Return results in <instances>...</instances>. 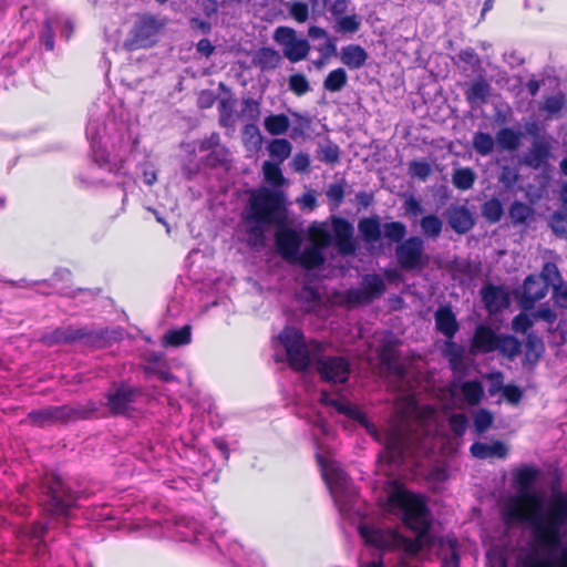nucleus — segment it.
Segmentation results:
<instances>
[{
  "instance_id": "de8ad7c7",
  "label": "nucleus",
  "mask_w": 567,
  "mask_h": 567,
  "mask_svg": "<svg viewBox=\"0 0 567 567\" xmlns=\"http://www.w3.org/2000/svg\"><path fill=\"white\" fill-rule=\"evenodd\" d=\"M340 147L332 142H328L324 145H320L319 148L317 150V158L320 162L331 166H334L340 162Z\"/></svg>"
},
{
  "instance_id": "e2e57ef3",
  "label": "nucleus",
  "mask_w": 567,
  "mask_h": 567,
  "mask_svg": "<svg viewBox=\"0 0 567 567\" xmlns=\"http://www.w3.org/2000/svg\"><path fill=\"white\" fill-rule=\"evenodd\" d=\"M274 39L279 44L284 45V49L287 48L295 39H297V33L292 28L289 27H278L275 30Z\"/></svg>"
},
{
  "instance_id": "bf43d9fd",
  "label": "nucleus",
  "mask_w": 567,
  "mask_h": 567,
  "mask_svg": "<svg viewBox=\"0 0 567 567\" xmlns=\"http://www.w3.org/2000/svg\"><path fill=\"white\" fill-rule=\"evenodd\" d=\"M468 419L463 413H455L449 417V426L453 434L462 436L467 429Z\"/></svg>"
},
{
  "instance_id": "39448f33",
  "label": "nucleus",
  "mask_w": 567,
  "mask_h": 567,
  "mask_svg": "<svg viewBox=\"0 0 567 567\" xmlns=\"http://www.w3.org/2000/svg\"><path fill=\"white\" fill-rule=\"evenodd\" d=\"M279 341L286 350L287 363L296 372H306L312 362L326 350V344L316 339L306 341L302 330L286 326L279 333Z\"/></svg>"
},
{
  "instance_id": "f8f14e48",
  "label": "nucleus",
  "mask_w": 567,
  "mask_h": 567,
  "mask_svg": "<svg viewBox=\"0 0 567 567\" xmlns=\"http://www.w3.org/2000/svg\"><path fill=\"white\" fill-rule=\"evenodd\" d=\"M563 474L555 470L550 482V494L547 502V518L549 522L559 519L564 527L567 525V491L561 489Z\"/></svg>"
},
{
  "instance_id": "20e7f679",
  "label": "nucleus",
  "mask_w": 567,
  "mask_h": 567,
  "mask_svg": "<svg viewBox=\"0 0 567 567\" xmlns=\"http://www.w3.org/2000/svg\"><path fill=\"white\" fill-rule=\"evenodd\" d=\"M389 504L400 508L403 513V523L417 533L413 539L401 535V539L398 542V549H403L410 555L420 553L430 527L429 523L424 520L426 505L423 498L398 485L389 495Z\"/></svg>"
},
{
  "instance_id": "ea45409f",
  "label": "nucleus",
  "mask_w": 567,
  "mask_h": 567,
  "mask_svg": "<svg viewBox=\"0 0 567 567\" xmlns=\"http://www.w3.org/2000/svg\"><path fill=\"white\" fill-rule=\"evenodd\" d=\"M280 164L281 163L270 161H266L262 164L264 179L272 187H281L287 182L280 168Z\"/></svg>"
},
{
  "instance_id": "2f4dec72",
  "label": "nucleus",
  "mask_w": 567,
  "mask_h": 567,
  "mask_svg": "<svg viewBox=\"0 0 567 567\" xmlns=\"http://www.w3.org/2000/svg\"><path fill=\"white\" fill-rule=\"evenodd\" d=\"M495 141L502 150L514 152L520 146L522 133L511 127H503L496 133Z\"/></svg>"
},
{
  "instance_id": "c756f323",
  "label": "nucleus",
  "mask_w": 567,
  "mask_h": 567,
  "mask_svg": "<svg viewBox=\"0 0 567 567\" xmlns=\"http://www.w3.org/2000/svg\"><path fill=\"white\" fill-rule=\"evenodd\" d=\"M281 62V55L272 48H260L254 55V64L262 71L274 70Z\"/></svg>"
},
{
  "instance_id": "dca6fc26",
  "label": "nucleus",
  "mask_w": 567,
  "mask_h": 567,
  "mask_svg": "<svg viewBox=\"0 0 567 567\" xmlns=\"http://www.w3.org/2000/svg\"><path fill=\"white\" fill-rule=\"evenodd\" d=\"M551 143L548 138L542 137L533 141L530 148L523 156V164L532 169H545L549 166L551 158Z\"/></svg>"
},
{
  "instance_id": "4468645a",
  "label": "nucleus",
  "mask_w": 567,
  "mask_h": 567,
  "mask_svg": "<svg viewBox=\"0 0 567 567\" xmlns=\"http://www.w3.org/2000/svg\"><path fill=\"white\" fill-rule=\"evenodd\" d=\"M331 227L333 231V243L339 252L343 256L355 255L358 245L354 239L353 225L343 217L331 216Z\"/></svg>"
},
{
  "instance_id": "680f3d73",
  "label": "nucleus",
  "mask_w": 567,
  "mask_h": 567,
  "mask_svg": "<svg viewBox=\"0 0 567 567\" xmlns=\"http://www.w3.org/2000/svg\"><path fill=\"white\" fill-rule=\"evenodd\" d=\"M289 14L298 23H303L309 18V4L303 1H293L289 7Z\"/></svg>"
},
{
  "instance_id": "aec40b11",
  "label": "nucleus",
  "mask_w": 567,
  "mask_h": 567,
  "mask_svg": "<svg viewBox=\"0 0 567 567\" xmlns=\"http://www.w3.org/2000/svg\"><path fill=\"white\" fill-rule=\"evenodd\" d=\"M445 215L449 226L458 235L468 233L475 226L473 213L464 205H451Z\"/></svg>"
},
{
  "instance_id": "052dcab7",
  "label": "nucleus",
  "mask_w": 567,
  "mask_h": 567,
  "mask_svg": "<svg viewBox=\"0 0 567 567\" xmlns=\"http://www.w3.org/2000/svg\"><path fill=\"white\" fill-rule=\"evenodd\" d=\"M493 415L487 410H480L474 417V427L477 433H485L493 424Z\"/></svg>"
},
{
  "instance_id": "6e6552de",
  "label": "nucleus",
  "mask_w": 567,
  "mask_h": 567,
  "mask_svg": "<svg viewBox=\"0 0 567 567\" xmlns=\"http://www.w3.org/2000/svg\"><path fill=\"white\" fill-rule=\"evenodd\" d=\"M165 20L154 14L145 13L138 16L123 42V48L128 52L152 48L158 41V35L165 28Z\"/></svg>"
},
{
  "instance_id": "f03ea898",
  "label": "nucleus",
  "mask_w": 567,
  "mask_h": 567,
  "mask_svg": "<svg viewBox=\"0 0 567 567\" xmlns=\"http://www.w3.org/2000/svg\"><path fill=\"white\" fill-rule=\"evenodd\" d=\"M543 506L542 493H516L507 498L501 514L504 523L508 526L528 525L535 546L554 553L563 543L565 527L559 519L549 522L547 507L543 509Z\"/></svg>"
},
{
  "instance_id": "f3484780",
  "label": "nucleus",
  "mask_w": 567,
  "mask_h": 567,
  "mask_svg": "<svg viewBox=\"0 0 567 567\" xmlns=\"http://www.w3.org/2000/svg\"><path fill=\"white\" fill-rule=\"evenodd\" d=\"M542 471L533 464H522L511 472L512 486L516 493H533Z\"/></svg>"
},
{
  "instance_id": "cd10ccee",
  "label": "nucleus",
  "mask_w": 567,
  "mask_h": 567,
  "mask_svg": "<svg viewBox=\"0 0 567 567\" xmlns=\"http://www.w3.org/2000/svg\"><path fill=\"white\" fill-rule=\"evenodd\" d=\"M367 60L368 53L359 44H348L341 50V62L351 70L361 69Z\"/></svg>"
},
{
  "instance_id": "4be33fe9",
  "label": "nucleus",
  "mask_w": 567,
  "mask_h": 567,
  "mask_svg": "<svg viewBox=\"0 0 567 567\" xmlns=\"http://www.w3.org/2000/svg\"><path fill=\"white\" fill-rule=\"evenodd\" d=\"M435 329L442 333L446 340L454 339L460 330V323L455 313L449 306H441L434 313Z\"/></svg>"
},
{
  "instance_id": "bb28decb",
  "label": "nucleus",
  "mask_w": 567,
  "mask_h": 567,
  "mask_svg": "<svg viewBox=\"0 0 567 567\" xmlns=\"http://www.w3.org/2000/svg\"><path fill=\"white\" fill-rule=\"evenodd\" d=\"M470 451L473 456L480 460L506 458L509 452L507 445L502 441H494L492 444L475 442L471 445Z\"/></svg>"
},
{
  "instance_id": "09e8293b",
  "label": "nucleus",
  "mask_w": 567,
  "mask_h": 567,
  "mask_svg": "<svg viewBox=\"0 0 567 567\" xmlns=\"http://www.w3.org/2000/svg\"><path fill=\"white\" fill-rule=\"evenodd\" d=\"M472 144L478 155L486 156L493 152L495 141L491 134L478 131L473 135Z\"/></svg>"
},
{
  "instance_id": "13d9d810",
  "label": "nucleus",
  "mask_w": 567,
  "mask_h": 567,
  "mask_svg": "<svg viewBox=\"0 0 567 567\" xmlns=\"http://www.w3.org/2000/svg\"><path fill=\"white\" fill-rule=\"evenodd\" d=\"M409 172L413 177L425 182L432 173V167L426 161L414 159L409 165Z\"/></svg>"
},
{
  "instance_id": "774afa93",
  "label": "nucleus",
  "mask_w": 567,
  "mask_h": 567,
  "mask_svg": "<svg viewBox=\"0 0 567 567\" xmlns=\"http://www.w3.org/2000/svg\"><path fill=\"white\" fill-rule=\"evenodd\" d=\"M310 163L309 155L307 153L299 152L293 156L291 166L298 173H308L310 169Z\"/></svg>"
},
{
  "instance_id": "49530a36",
  "label": "nucleus",
  "mask_w": 567,
  "mask_h": 567,
  "mask_svg": "<svg viewBox=\"0 0 567 567\" xmlns=\"http://www.w3.org/2000/svg\"><path fill=\"white\" fill-rule=\"evenodd\" d=\"M269 154L277 163H284L291 154L292 145L286 138H275L268 145Z\"/></svg>"
},
{
  "instance_id": "72a5a7b5",
  "label": "nucleus",
  "mask_w": 567,
  "mask_h": 567,
  "mask_svg": "<svg viewBox=\"0 0 567 567\" xmlns=\"http://www.w3.org/2000/svg\"><path fill=\"white\" fill-rule=\"evenodd\" d=\"M192 330L189 326H183L179 329L168 330L162 340L165 347H182L190 343Z\"/></svg>"
},
{
  "instance_id": "5701e85b",
  "label": "nucleus",
  "mask_w": 567,
  "mask_h": 567,
  "mask_svg": "<svg viewBox=\"0 0 567 567\" xmlns=\"http://www.w3.org/2000/svg\"><path fill=\"white\" fill-rule=\"evenodd\" d=\"M538 549L534 545V551L519 556L515 567H567V546L560 549L558 559L539 558Z\"/></svg>"
},
{
  "instance_id": "0eeeda50",
  "label": "nucleus",
  "mask_w": 567,
  "mask_h": 567,
  "mask_svg": "<svg viewBox=\"0 0 567 567\" xmlns=\"http://www.w3.org/2000/svg\"><path fill=\"white\" fill-rule=\"evenodd\" d=\"M41 504L47 514L66 517L76 503V496L56 474H45L41 482Z\"/></svg>"
},
{
  "instance_id": "7c9ffc66",
  "label": "nucleus",
  "mask_w": 567,
  "mask_h": 567,
  "mask_svg": "<svg viewBox=\"0 0 567 567\" xmlns=\"http://www.w3.org/2000/svg\"><path fill=\"white\" fill-rule=\"evenodd\" d=\"M567 96L564 92L559 91L555 94L547 95L539 104L538 110L545 112L548 116H558L566 109Z\"/></svg>"
},
{
  "instance_id": "2eb2a0df",
  "label": "nucleus",
  "mask_w": 567,
  "mask_h": 567,
  "mask_svg": "<svg viewBox=\"0 0 567 567\" xmlns=\"http://www.w3.org/2000/svg\"><path fill=\"white\" fill-rule=\"evenodd\" d=\"M409 445V432L402 426H392L385 434L386 462L398 463L404 457Z\"/></svg>"
},
{
  "instance_id": "4d7b16f0",
  "label": "nucleus",
  "mask_w": 567,
  "mask_h": 567,
  "mask_svg": "<svg viewBox=\"0 0 567 567\" xmlns=\"http://www.w3.org/2000/svg\"><path fill=\"white\" fill-rule=\"evenodd\" d=\"M344 185L346 181L343 179L341 183L330 184L326 190V196L329 202L332 204L333 208L340 207V205L344 200Z\"/></svg>"
},
{
  "instance_id": "a211bd4d",
  "label": "nucleus",
  "mask_w": 567,
  "mask_h": 567,
  "mask_svg": "<svg viewBox=\"0 0 567 567\" xmlns=\"http://www.w3.org/2000/svg\"><path fill=\"white\" fill-rule=\"evenodd\" d=\"M481 297L489 315L502 312L509 303V295L502 286L487 284L481 289Z\"/></svg>"
},
{
  "instance_id": "58836bf2",
  "label": "nucleus",
  "mask_w": 567,
  "mask_h": 567,
  "mask_svg": "<svg viewBox=\"0 0 567 567\" xmlns=\"http://www.w3.org/2000/svg\"><path fill=\"white\" fill-rule=\"evenodd\" d=\"M264 126L270 135H282L289 130L290 121L284 113L270 114L265 118Z\"/></svg>"
},
{
  "instance_id": "a18cd8bd",
  "label": "nucleus",
  "mask_w": 567,
  "mask_h": 567,
  "mask_svg": "<svg viewBox=\"0 0 567 567\" xmlns=\"http://www.w3.org/2000/svg\"><path fill=\"white\" fill-rule=\"evenodd\" d=\"M337 412L346 415L347 417L358 422L361 426L365 427L369 432L374 430L373 424L368 419L367 414L357 406L350 404H338Z\"/></svg>"
},
{
  "instance_id": "f257e3e1",
  "label": "nucleus",
  "mask_w": 567,
  "mask_h": 567,
  "mask_svg": "<svg viewBox=\"0 0 567 567\" xmlns=\"http://www.w3.org/2000/svg\"><path fill=\"white\" fill-rule=\"evenodd\" d=\"M286 219V197L284 192L261 187L250 193L243 220L247 226L250 246L265 244L268 226L279 228L275 234V245L279 255L295 264L301 246L300 235L292 228L281 227Z\"/></svg>"
},
{
  "instance_id": "338daca9",
  "label": "nucleus",
  "mask_w": 567,
  "mask_h": 567,
  "mask_svg": "<svg viewBox=\"0 0 567 567\" xmlns=\"http://www.w3.org/2000/svg\"><path fill=\"white\" fill-rule=\"evenodd\" d=\"M567 214L556 212L550 218V226L555 234L565 235L567 234Z\"/></svg>"
},
{
  "instance_id": "c03bdc74",
  "label": "nucleus",
  "mask_w": 567,
  "mask_h": 567,
  "mask_svg": "<svg viewBox=\"0 0 567 567\" xmlns=\"http://www.w3.org/2000/svg\"><path fill=\"white\" fill-rule=\"evenodd\" d=\"M348 82V74L343 68H338L328 73L323 81V87L328 92H340Z\"/></svg>"
},
{
  "instance_id": "603ef678",
  "label": "nucleus",
  "mask_w": 567,
  "mask_h": 567,
  "mask_svg": "<svg viewBox=\"0 0 567 567\" xmlns=\"http://www.w3.org/2000/svg\"><path fill=\"white\" fill-rule=\"evenodd\" d=\"M420 226L425 236L437 238L442 233L443 223L436 215L429 214L420 220Z\"/></svg>"
},
{
  "instance_id": "412c9836",
  "label": "nucleus",
  "mask_w": 567,
  "mask_h": 567,
  "mask_svg": "<svg viewBox=\"0 0 567 567\" xmlns=\"http://www.w3.org/2000/svg\"><path fill=\"white\" fill-rule=\"evenodd\" d=\"M548 285L542 281L536 275H528L523 284V307L530 309L536 301H539L548 293Z\"/></svg>"
},
{
  "instance_id": "ddd939ff",
  "label": "nucleus",
  "mask_w": 567,
  "mask_h": 567,
  "mask_svg": "<svg viewBox=\"0 0 567 567\" xmlns=\"http://www.w3.org/2000/svg\"><path fill=\"white\" fill-rule=\"evenodd\" d=\"M121 337L118 329L80 327L78 344L89 349H103L111 347Z\"/></svg>"
},
{
  "instance_id": "c85d7f7f",
  "label": "nucleus",
  "mask_w": 567,
  "mask_h": 567,
  "mask_svg": "<svg viewBox=\"0 0 567 567\" xmlns=\"http://www.w3.org/2000/svg\"><path fill=\"white\" fill-rule=\"evenodd\" d=\"M326 261L323 250L315 247L307 246L301 254L298 252L296 262L299 264L306 270H312L322 266Z\"/></svg>"
},
{
  "instance_id": "393cba45",
  "label": "nucleus",
  "mask_w": 567,
  "mask_h": 567,
  "mask_svg": "<svg viewBox=\"0 0 567 567\" xmlns=\"http://www.w3.org/2000/svg\"><path fill=\"white\" fill-rule=\"evenodd\" d=\"M79 328L73 326L59 327L41 337V342L48 347L56 344H78Z\"/></svg>"
},
{
  "instance_id": "9d476101",
  "label": "nucleus",
  "mask_w": 567,
  "mask_h": 567,
  "mask_svg": "<svg viewBox=\"0 0 567 567\" xmlns=\"http://www.w3.org/2000/svg\"><path fill=\"white\" fill-rule=\"evenodd\" d=\"M316 370L323 382L343 384L349 380L351 365L349 360L341 355H319L316 360Z\"/></svg>"
},
{
  "instance_id": "1a4fd4ad",
  "label": "nucleus",
  "mask_w": 567,
  "mask_h": 567,
  "mask_svg": "<svg viewBox=\"0 0 567 567\" xmlns=\"http://www.w3.org/2000/svg\"><path fill=\"white\" fill-rule=\"evenodd\" d=\"M141 395L140 386H133L124 381L114 383L105 393L106 408L113 416L128 415L133 411V404Z\"/></svg>"
},
{
  "instance_id": "a878e982",
  "label": "nucleus",
  "mask_w": 567,
  "mask_h": 567,
  "mask_svg": "<svg viewBox=\"0 0 567 567\" xmlns=\"http://www.w3.org/2000/svg\"><path fill=\"white\" fill-rule=\"evenodd\" d=\"M491 83L482 75L477 76L464 91L465 99L470 105L485 104L491 95Z\"/></svg>"
},
{
  "instance_id": "0e129e2a",
  "label": "nucleus",
  "mask_w": 567,
  "mask_h": 567,
  "mask_svg": "<svg viewBox=\"0 0 567 567\" xmlns=\"http://www.w3.org/2000/svg\"><path fill=\"white\" fill-rule=\"evenodd\" d=\"M503 396L511 405H517L524 396V391L516 384H506L503 388Z\"/></svg>"
},
{
  "instance_id": "a19ab883",
  "label": "nucleus",
  "mask_w": 567,
  "mask_h": 567,
  "mask_svg": "<svg viewBox=\"0 0 567 567\" xmlns=\"http://www.w3.org/2000/svg\"><path fill=\"white\" fill-rule=\"evenodd\" d=\"M476 181V174L471 167H460L452 174V183L460 190L471 189Z\"/></svg>"
},
{
  "instance_id": "6e6d98bb",
  "label": "nucleus",
  "mask_w": 567,
  "mask_h": 567,
  "mask_svg": "<svg viewBox=\"0 0 567 567\" xmlns=\"http://www.w3.org/2000/svg\"><path fill=\"white\" fill-rule=\"evenodd\" d=\"M289 90L297 96H302L310 91V83L306 75L296 73L288 79Z\"/></svg>"
},
{
  "instance_id": "79ce46f5",
  "label": "nucleus",
  "mask_w": 567,
  "mask_h": 567,
  "mask_svg": "<svg viewBox=\"0 0 567 567\" xmlns=\"http://www.w3.org/2000/svg\"><path fill=\"white\" fill-rule=\"evenodd\" d=\"M439 547L441 551L447 548L450 557L445 556L442 561L443 567H458L460 566V554H458V542L456 538H440Z\"/></svg>"
},
{
  "instance_id": "e433bc0d",
  "label": "nucleus",
  "mask_w": 567,
  "mask_h": 567,
  "mask_svg": "<svg viewBox=\"0 0 567 567\" xmlns=\"http://www.w3.org/2000/svg\"><path fill=\"white\" fill-rule=\"evenodd\" d=\"M443 355L449 359L452 370L456 371L463 367L465 350L462 346L452 340H446L443 349Z\"/></svg>"
},
{
  "instance_id": "8fccbe9b",
  "label": "nucleus",
  "mask_w": 567,
  "mask_h": 567,
  "mask_svg": "<svg viewBox=\"0 0 567 567\" xmlns=\"http://www.w3.org/2000/svg\"><path fill=\"white\" fill-rule=\"evenodd\" d=\"M461 392L464 399L472 405H475L481 402L484 390L482 384L478 381H465L461 385Z\"/></svg>"
},
{
  "instance_id": "b1692460",
  "label": "nucleus",
  "mask_w": 567,
  "mask_h": 567,
  "mask_svg": "<svg viewBox=\"0 0 567 567\" xmlns=\"http://www.w3.org/2000/svg\"><path fill=\"white\" fill-rule=\"evenodd\" d=\"M380 363L391 374L403 378L406 374L405 367L399 361V351L391 343H384L381 346L379 351Z\"/></svg>"
},
{
  "instance_id": "7ed1b4c3",
  "label": "nucleus",
  "mask_w": 567,
  "mask_h": 567,
  "mask_svg": "<svg viewBox=\"0 0 567 567\" xmlns=\"http://www.w3.org/2000/svg\"><path fill=\"white\" fill-rule=\"evenodd\" d=\"M359 234L365 245L372 246L381 240L382 235L395 243V258L399 267L406 271L422 270L427 264L424 256V240L420 236L406 237L408 228L403 221L393 220L381 225L380 217H363L358 223Z\"/></svg>"
},
{
  "instance_id": "69168bd1",
  "label": "nucleus",
  "mask_w": 567,
  "mask_h": 567,
  "mask_svg": "<svg viewBox=\"0 0 567 567\" xmlns=\"http://www.w3.org/2000/svg\"><path fill=\"white\" fill-rule=\"evenodd\" d=\"M241 115L251 121H257L260 115V104L258 101L249 97L243 100Z\"/></svg>"
},
{
  "instance_id": "423d86ee",
  "label": "nucleus",
  "mask_w": 567,
  "mask_h": 567,
  "mask_svg": "<svg viewBox=\"0 0 567 567\" xmlns=\"http://www.w3.org/2000/svg\"><path fill=\"white\" fill-rule=\"evenodd\" d=\"M97 406L94 401L85 404L50 405L28 413L31 425L47 427L53 424H68L71 422L90 420L95 416Z\"/></svg>"
},
{
  "instance_id": "6ab92c4d",
  "label": "nucleus",
  "mask_w": 567,
  "mask_h": 567,
  "mask_svg": "<svg viewBox=\"0 0 567 567\" xmlns=\"http://www.w3.org/2000/svg\"><path fill=\"white\" fill-rule=\"evenodd\" d=\"M498 337L499 334L495 333V331L491 327L486 324H478L475 328L474 334L471 339V352L473 354H485L496 351V349L498 348Z\"/></svg>"
},
{
  "instance_id": "473e14b6",
  "label": "nucleus",
  "mask_w": 567,
  "mask_h": 567,
  "mask_svg": "<svg viewBox=\"0 0 567 567\" xmlns=\"http://www.w3.org/2000/svg\"><path fill=\"white\" fill-rule=\"evenodd\" d=\"M361 285L371 301L383 296L386 289L384 280L378 274L364 275Z\"/></svg>"
},
{
  "instance_id": "f704fd0d",
  "label": "nucleus",
  "mask_w": 567,
  "mask_h": 567,
  "mask_svg": "<svg viewBox=\"0 0 567 567\" xmlns=\"http://www.w3.org/2000/svg\"><path fill=\"white\" fill-rule=\"evenodd\" d=\"M497 346L496 351L509 360H514L522 352V342L515 336L499 334Z\"/></svg>"
},
{
  "instance_id": "c9c22d12",
  "label": "nucleus",
  "mask_w": 567,
  "mask_h": 567,
  "mask_svg": "<svg viewBox=\"0 0 567 567\" xmlns=\"http://www.w3.org/2000/svg\"><path fill=\"white\" fill-rule=\"evenodd\" d=\"M538 277L542 278V281L544 284H547L548 287L553 286L554 297L556 299V303L558 305V295L557 293L561 292L564 289H560L561 276L559 274L557 266L554 262H546Z\"/></svg>"
},
{
  "instance_id": "37998d69",
  "label": "nucleus",
  "mask_w": 567,
  "mask_h": 567,
  "mask_svg": "<svg viewBox=\"0 0 567 567\" xmlns=\"http://www.w3.org/2000/svg\"><path fill=\"white\" fill-rule=\"evenodd\" d=\"M503 215L504 207L498 198L492 197L483 203L482 216L485 218L487 223L496 224L502 219Z\"/></svg>"
},
{
  "instance_id": "5fc2aeb1",
  "label": "nucleus",
  "mask_w": 567,
  "mask_h": 567,
  "mask_svg": "<svg viewBox=\"0 0 567 567\" xmlns=\"http://www.w3.org/2000/svg\"><path fill=\"white\" fill-rule=\"evenodd\" d=\"M336 21L337 30L341 33H355L361 27L360 18L355 13L342 16Z\"/></svg>"
},
{
  "instance_id": "864d4df0",
  "label": "nucleus",
  "mask_w": 567,
  "mask_h": 567,
  "mask_svg": "<svg viewBox=\"0 0 567 567\" xmlns=\"http://www.w3.org/2000/svg\"><path fill=\"white\" fill-rule=\"evenodd\" d=\"M533 209L525 203L515 200L508 210L509 218L514 225H520L532 216Z\"/></svg>"
},
{
  "instance_id": "9b49d317",
  "label": "nucleus",
  "mask_w": 567,
  "mask_h": 567,
  "mask_svg": "<svg viewBox=\"0 0 567 567\" xmlns=\"http://www.w3.org/2000/svg\"><path fill=\"white\" fill-rule=\"evenodd\" d=\"M359 534L368 546L384 553L398 550V542L401 539L396 530L374 525L359 526Z\"/></svg>"
},
{
  "instance_id": "3c124183",
  "label": "nucleus",
  "mask_w": 567,
  "mask_h": 567,
  "mask_svg": "<svg viewBox=\"0 0 567 567\" xmlns=\"http://www.w3.org/2000/svg\"><path fill=\"white\" fill-rule=\"evenodd\" d=\"M309 238L311 246L318 247L322 250L332 244L331 234L322 226H310Z\"/></svg>"
},
{
  "instance_id": "4c0bfd02",
  "label": "nucleus",
  "mask_w": 567,
  "mask_h": 567,
  "mask_svg": "<svg viewBox=\"0 0 567 567\" xmlns=\"http://www.w3.org/2000/svg\"><path fill=\"white\" fill-rule=\"evenodd\" d=\"M310 51L309 42L306 39H295L284 49V55L292 63L305 60Z\"/></svg>"
}]
</instances>
